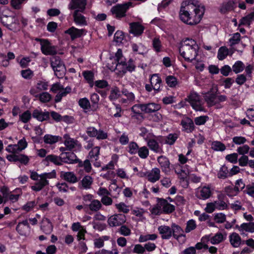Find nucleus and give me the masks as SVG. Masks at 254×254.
<instances>
[{
	"instance_id": "nucleus-1",
	"label": "nucleus",
	"mask_w": 254,
	"mask_h": 254,
	"mask_svg": "<svg viewBox=\"0 0 254 254\" xmlns=\"http://www.w3.org/2000/svg\"><path fill=\"white\" fill-rule=\"evenodd\" d=\"M198 50L199 46L195 40L187 38L181 43L179 52L185 61L191 62L195 59Z\"/></svg>"
},
{
	"instance_id": "nucleus-2",
	"label": "nucleus",
	"mask_w": 254,
	"mask_h": 254,
	"mask_svg": "<svg viewBox=\"0 0 254 254\" xmlns=\"http://www.w3.org/2000/svg\"><path fill=\"white\" fill-rule=\"evenodd\" d=\"M204 14L203 10H198L196 15L193 13L181 11L179 12V16L181 20L188 25H193L198 23Z\"/></svg>"
},
{
	"instance_id": "nucleus-3",
	"label": "nucleus",
	"mask_w": 254,
	"mask_h": 254,
	"mask_svg": "<svg viewBox=\"0 0 254 254\" xmlns=\"http://www.w3.org/2000/svg\"><path fill=\"white\" fill-rule=\"evenodd\" d=\"M4 10L9 12V10L6 7H0V19L2 24L10 30L17 29L18 24V20L13 16H8L4 13Z\"/></svg>"
},
{
	"instance_id": "nucleus-4",
	"label": "nucleus",
	"mask_w": 254,
	"mask_h": 254,
	"mask_svg": "<svg viewBox=\"0 0 254 254\" xmlns=\"http://www.w3.org/2000/svg\"><path fill=\"white\" fill-rule=\"evenodd\" d=\"M202 9L204 11V6L199 5L198 1L195 0H187L182 3L180 11L193 13L196 15L198 10Z\"/></svg>"
},
{
	"instance_id": "nucleus-5",
	"label": "nucleus",
	"mask_w": 254,
	"mask_h": 254,
	"mask_svg": "<svg viewBox=\"0 0 254 254\" xmlns=\"http://www.w3.org/2000/svg\"><path fill=\"white\" fill-rule=\"evenodd\" d=\"M51 65L57 77L61 78L64 77L65 73V67L59 57L55 56L51 59Z\"/></svg>"
},
{
	"instance_id": "nucleus-6",
	"label": "nucleus",
	"mask_w": 254,
	"mask_h": 254,
	"mask_svg": "<svg viewBox=\"0 0 254 254\" xmlns=\"http://www.w3.org/2000/svg\"><path fill=\"white\" fill-rule=\"evenodd\" d=\"M131 4V2H128L123 4H117L113 6L111 11L116 18H120L126 16V13Z\"/></svg>"
},
{
	"instance_id": "nucleus-7",
	"label": "nucleus",
	"mask_w": 254,
	"mask_h": 254,
	"mask_svg": "<svg viewBox=\"0 0 254 254\" xmlns=\"http://www.w3.org/2000/svg\"><path fill=\"white\" fill-rule=\"evenodd\" d=\"M217 91L218 88L216 87H213L209 91L204 94V99L208 106H213L217 104L216 100Z\"/></svg>"
},
{
	"instance_id": "nucleus-8",
	"label": "nucleus",
	"mask_w": 254,
	"mask_h": 254,
	"mask_svg": "<svg viewBox=\"0 0 254 254\" xmlns=\"http://www.w3.org/2000/svg\"><path fill=\"white\" fill-rule=\"evenodd\" d=\"M192 106V108L197 111H201L203 110V108L202 106L200 100L199 96L194 92H192L186 99Z\"/></svg>"
},
{
	"instance_id": "nucleus-9",
	"label": "nucleus",
	"mask_w": 254,
	"mask_h": 254,
	"mask_svg": "<svg viewBox=\"0 0 254 254\" xmlns=\"http://www.w3.org/2000/svg\"><path fill=\"white\" fill-rule=\"evenodd\" d=\"M86 133L91 137H96L97 139H105L108 137V134L101 129L97 130L93 127H88Z\"/></svg>"
},
{
	"instance_id": "nucleus-10",
	"label": "nucleus",
	"mask_w": 254,
	"mask_h": 254,
	"mask_svg": "<svg viewBox=\"0 0 254 254\" xmlns=\"http://www.w3.org/2000/svg\"><path fill=\"white\" fill-rule=\"evenodd\" d=\"M41 42V50L46 55H54L57 54V48L52 46L47 40H40Z\"/></svg>"
},
{
	"instance_id": "nucleus-11",
	"label": "nucleus",
	"mask_w": 254,
	"mask_h": 254,
	"mask_svg": "<svg viewBox=\"0 0 254 254\" xmlns=\"http://www.w3.org/2000/svg\"><path fill=\"white\" fill-rule=\"evenodd\" d=\"M126 221L125 215L117 214L111 216L108 220V224L111 227H116L122 225Z\"/></svg>"
},
{
	"instance_id": "nucleus-12",
	"label": "nucleus",
	"mask_w": 254,
	"mask_h": 254,
	"mask_svg": "<svg viewBox=\"0 0 254 254\" xmlns=\"http://www.w3.org/2000/svg\"><path fill=\"white\" fill-rule=\"evenodd\" d=\"M27 146V143L25 138L19 140L17 144L9 145L6 148V150L9 152L18 153L24 149Z\"/></svg>"
},
{
	"instance_id": "nucleus-13",
	"label": "nucleus",
	"mask_w": 254,
	"mask_h": 254,
	"mask_svg": "<svg viewBox=\"0 0 254 254\" xmlns=\"http://www.w3.org/2000/svg\"><path fill=\"white\" fill-rule=\"evenodd\" d=\"M31 227L27 219L19 222L16 227V231L21 236H26L30 232Z\"/></svg>"
},
{
	"instance_id": "nucleus-14",
	"label": "nucleus",
	"mask_w": 254,
	"mask_h": 254,
	"mask_svg": "<svg viewBox=\"0 0 254 254\" xmlns=\"http://www.w3.org/2000/svg\"><path fill=\"white\" fill-rule=\"evenodd\" d=\"M86 5V0H71L68 5V8L83 12L85 8Z\"/></svg>"
},
{
	"instance_id": "nucleus-15",
	"label": "nucleus",
	"mask_w": 254,
	"mask_h": 254,
	"mask_svg": "<svg viewBox=\"0 0 254 254\" xmlns=\"http://www.w3.org/2000/svg\"><path fill=\"white\" fill-rule=\"evenodd\" d=\"M62 162L68 164H73L77 163L79 160L77 158L76 155L72 152H62L61 154Z\"/></svg>"
},
{
	"instance_id": "nucleus-16",
	"label": "nucleus",
	"mask_w": 254,
	"mask_h": 254,
	"mask_svg": "<svg viewBox=\"0 0 254 254\" xmlns=\"http://www.w3.org/2000/svg\"><path fill=\"white\" fill-rule=\"evenodd\" d=\"M230 205L228 203L226 197L223 194L218 195V200L213 202L208 203L206 206H228Z\"/></svg>"
},
{
	"instance_id": "nucleus-17",
	"label": "nucleus",
	"mask_w": 254,
	"mask_h": 254,
	"mask_svg": "<svg viewBox=\"0 0 254 254\" xmlns=\"http://www.w3.org/2000/svg\"><path fill=\"white\" fill-rule=\"evenodd\" d=\"M171 228L172 236L176 240L182 237H186L183 229L179 225L173 223L171 225Z\"/></svg>"
},
{
	"instance_id": "nucleus-18",
	"label": "nucleus",
	"mask_w": 254,
	"mask_h": 254,
	"mask_svg": "<svg viewBox=\"0 0 254 254\" xmlns=\"http://www.w3.org/2000/svg\"><path fill=\"white\" fill-rule=\"evenodd\" d=\"M150 211L153 214L160 215L161 214H170L174 212L175 207H151Z\"/></svg>"
},
{
	"instance_id": "nucleus-19",
	"label": "nucleus",
	"mask_w": 254,
	"mask_h": 254,
	"mask_svg": "<svg viewBox=\"0 0 254 254\" xmlns=\"http://www.w3.org/2000/svg\"><path fill=\"white\" fill-rule=\"evenodd\" d=\"M157 161L161 166L162 171L166 174L168 173L170 170L169 159L164 156H160L158 157Z\"/></svg>"
},
{
	"instance_id": "nucleus-20",
	"label": "nucleus",
	"mask_w": 254,
	"mask_h": 254,
	"mask_svg": "<svg viewBox=\"0 0 254 254\" xmlns=\"http://www.w3.org/2000/svg\"><path fill=\"white\" fill-rule=\"evenodd\" d=\"M61 177L66 182L74 184L78 182V179L76 175L72 172H65L64 171L61 173Z\"/></svg>"
},
{
	"instance_id": "nucleus-21",
	"label": "nucleus",
	"mask_w": 254,
	"mask_h": 254,
	"mask_svg": "<svg viewBox=\"0 0 254 254\" xmlns=\"http://www.w3.org/2000/svg\"><path fill=\"white\" fill-rule=\"evenodd\" d=\"M43 162L46 165H48L50 162L53 163L56 165H62L61 155L60 156L53 154L48 155L43 160Z\"/></svg>"
},
{
	"instance_id": "nucleus-22",
	"label": "nucleus",
	"mask_w": 254,
	"mask_h": 254,
	"mask_svg": "<svg viewBox=\"0 0 254 254\" xmlns=\"http://www.w3.org/2000/svg\"><path fill=\"white\" fill-rule=\"evenodd\" d=\"M158 231L162 235L163 239H169L172 236V228L166 225H161L158 227Z\"/></svg>"
},
{
	"instance_id": "nucleus-23",
	"label": "nucleus",
	"mask_w": 254,
	"mask_h": 254,
	"mask_svg": "<svg viewBox=\"0 0 254 254\" xmlns=\"http://www.w3.org/2000/svg\"><path fill=\"white\" fill-rule=\"evenodd\" d=\"M150 81L153 89L157 92L159 91L162 80L158 74H153L150 79Z\"/></svg>"
},
{
	"instance_id": "nucleus-24",
	"label": "nucleus",
	"mask_w": 254,
	"mask_h": 254,
	"mask_svg": "<svg viewBox=\"0 0 254 254\" xmlns=\"http://www.w3.org/2000/svg\"><path fill=\"white\" fill-rule=\"evenodd\" d=\"M229 239L231 245L234 248H238L241 245L242 239L239 235L236 232L230 234Z\"/></svg>"
},
{
	"instance_id": "nucleus-25",
	"label": "nucleus",
	"mask_w": 254,
	"mask_h": 254,
	"mask_svg": "<svg viewBox=\"0 0 254 254\" xmlns=\"http://www.w3.org/2000/svg\"><path fill=\"white\" fill-rule=\"evenodd\" d=\"M84 31L83 29H78L74 27H71L66 30L65 33L69 34L70 36L71 39L73 40L80 37L83 34Z\"/></svg>"
},
{
	"instance_id": "nucleus-26",
	"label": "nucleus",
	"mask_w": 254,
	"mask_h": 254,
	"mask_svg": "<svg viewBox=\"0 0 254 254\" xmlns=\"http://www.w3.org/2000/svg\"><path fill=\"white\" fill-rule=\"evenodd\" d=\"M53 226L48 218L43 220L41 225V230L42 232L46 235H48L51 233L53 231Z\"/></svg>"
},
{
	"instance_id": "nucleus-27",
	"label": "nucleus",
	"mask_w": 254,
	"mask_h": 254,
	"mask_svg": "<svg viewBox=\"0 0 254 254\" xmlns=\"http://www.w3.org/2000/svg\"><path fill=\"white\" fill-rule=\"evenodd\" d=\"M181 125L187 132H191L194 129L193 121L189 118L182 120Z\"/></svg>"
},
{
	"instance_id": "nucleus-28",
	"label": "nucleus",
	"mask_w": 254,
	"mask_h": 254,
	"mask_svg": "<svg viewBox=\"0 0 254 254\" xmlns=\"http://www.w3.org/2000/svg\"><path fill=\"white\" fill-rule=\"evenodd\" d=\"M130 32L135 36L141 35L144 30V27L138 22L130 23Z\"/></svg>"
},
{
	"instance_id": "nucleus-29",
	"label": "nucleus",
	"mask_w": 254,
	"mask_h": 254,
	"mask_svg": "<svg viewBox=\"0 0 254 254\" xmlns=\"http://www.w3.org/2000/svg\"><path fill=\"white\" fill-rule=\"evenodd\" d=\"M211 193V191L209 187H203L198 189L196 195L198 197L205 199L210 197Z\"/></svg>"
},
{
	"instance_id": "nucleus-30",
	"label": "nucleus",
	"mask_w": 254,
	"mask_h": 254,
	"mask_svg": "<svg viewBox=\"0 0 254 254\" xmlns=\"http://www.w3.org/2000/svg\"><path fill=\"white\" fill-rule=\"evenodd\" d=\"M32 116L33 118L37 119L39 121L42 122L49 119L50 114L49 112H42L35 110L33 111Z\"/></svg>"
},
{
	"instance_id": "nucleus-31",
	"label": "nucleus",
	"mask_w": 254,
	"mask_h": 254,
	"mask_svg": "<svg viewBox=\"0 0 254 254\" xmlns=\"http://www.w3.org/2000/svg\"><path fill=\"white\" fill-rule=\"evenodd\" d=\"M143 112L146 113H151L158 111L161 107L159 104L155 103L143 104L141 106Z\"/></svg>"
},
{
	"instance_id": "nucleus-32",
	"label": "nucleus",
	"mask_w": 254,
	"mask_h": 254,
	"mask_svg": "<svg viewBox=\"0 0 254 254\" xmlns=\"http://www.w3.org/2000/svg\"><path fill=\"white\" fill-rule=\"evenodd\" d=\"M83 199L86 205H88V203L90 202L89 204V206H101L100 201L93 199V195L91 194H89L84 195Z\"/></svg>"
},
{
	"instance_id": "nucleus-33",
	"label": "nucleus",
	"mask_w": 254,
	"mask_h": 254,
	"mask_svg": "<svg viewBox=\"0 0 254 254\" xmlns=\"http://www.w3.org/2000/svg\"><path fill=\"white\" fill-rule=\"evenodd\" d=\"M79 10H75L73 14L74 21L78 25H86L87 24L85 17L81 14Z\"/></svg>"
},
{
	"instance_id": "nucleus-34",
	"label": "nucleus",
	"mask_w": 254,
	"mask_h": 254,
	"mask_svg": "<svg viewBox=\"0 0 254 254\" xmlns=\"http://www.w3.org/2000/svg\"><path fill=\"white\" fill-rule=\"evenodd\" d=\"M236 7V3L233 0H230L222 4L220 10L221 13H225L227 11L233 10Z\"/></svg>"
},
{
	"instance_id": "nucleus-35",
	"label": "nucleus",
	"mask_w": 254,
	"mask_h": 254,
	"mask_svg": "<svg viewBox=\"0 0 254 254\" xmlns=\"http://www.w3.org/2000/svg\"><path fill=\"white\" fill-rule=\"evenodd\" d=\"M145 140L147 141V145L149 148L156 153H159L162 152L161 147L159 146L158 142L154 139L146 138Z\"/></svg>"
},
{
	"instance_id": "nucleus-36",
	"label": "nucleus",
	"mask_w": 254,
	"mask_h": 254,
	"mask_svg": "<svg viewBox=\"0 0 254 254\" xmlns=\"http://www.w3.org/2000/svg\"><path fill=\"white\" fill-rule=\"evenodd\" d=\"M160 170L157 168L153 169L147 175L148 180L152 183H154L160 179Z\"/></svg>"
},
{
	"instance_id": "nucleus-37",
	"label": "nucleus",
	"mask_w": 254,
	"mask_h": 254,
	"mask_svg": "<svg viewBox=\"0 0 254 254\" xmlns=\"http://www.w3.org/2000/svg\"><path fill=\"white\" fill-rule=\"evenodd\" d=\"M39 178L40 179L38 180V181L35 183V185L31 187L32 189L34 190L39 191L49 184L47 180L44 179L41 177H39Z\"/></svg>"
},
{
	"instance_id": "nucleus-38",
	"label": "nucleus",
	"mask_w": 254,
	"mask_h": 254,
	"mask_svg": "<svg viewBox=\"0 0 254 254\" xmlns=\"http://www.w3.org/2000/svg\"><path fill=\"white\" fill-rule=\"evenodd\" d=\"M253 20H254V11L243 17L240 20L239 25H243L249 26Z\"/></svg>"
},
{
	"instance_id": "nucleus-39",
	"label": "nucleus",
	"mask_w": 254,
	"mask_h": 254,
	"mask_svg": "<svg viewBox=\"0 0 254 254\" xmlns=\"http://www.w3.org/2000/svg\"><path fill=\"white\" fill-rule=\"evenodd\" d=\"M240 232L245 231L250 233L254 232V223H242L240 228H239Z\"/></svg>"
},
{
	"instance_id": "nucleus-40",
	"label": "nucleus",
	"mask_w": 254,
	"mask_h": 254,
	"mask_svg": "<svg viewBox=\"0 0 254 254\" xmlns=\"http://www.w3.org/2000/svg\"><path fill=\"white\" fill-rule=\"evenodd\" d=\"M77 163H78V166L79 167L83 168L84 170L86 173H89L91 172L92 170V167L90 161L89 159H86L84 161L78 160L77 161Z\"/></svg>"
},
{
	"instance_id": "nucleus-41",
	"label": "nucleus",
	"mask_w": 254,
	"mask_h": 254,
	"mask_svg": "<svg viewBox=\"0 0 254 254\" xmlns=\"http://www.w3.org/2000/svg\"><path fill=\"white\" fill-rule=\"evenodd\" d=\"M178 138V135L177 133H170L163 139L166 144L172 145L174 144Z\"/></svg>"
},
{
	"instance_id": "nucleus-42",
	"label": "nucleus",
	"mask_w": 254,
	"mask_h": 254,
	"mask_svg": "<svg viewBox=\"0 0 254 254\" xmlns=\"http://www.w3.org/2000/svg\"><path fill=\"white\" fill-rule=\"evenodd\" d=\"M123 67L120 68L123 71L126 72L127 70L131 72L134 70L135 66L133 63V61L130 59L127 63L126 62V64H121Z\"/></svg>"
},
{
	"instance_id": "nucleus-43",
	"label": "nucleus",
	"mask_w": 254,
	"mask_h": 254,
	"mask_svg": "<svg viewBox=\"0 0 254 254\" xmlns=\"http://www.w3.org/2000/svg\"><path fill=\"white\" fill-rule=\"evenodd\" d=\"M82 75L91 87L93 86L94 73L91 71L86 70L82 73Z\"/></svg>"
},
{
	"instance_id": "nucleus-44",
	"label": "nucleus",
	"mask_w": 254,
	"mask_h": 254,
	"mask_svg": "<svg viewBox=\"0 0 254 254\" xmlns=\"http://www.w3.org/2000/svg\"><path fill=\"white\" fill-rule=\"evenodd\" d=\"M225 239L221 233H217L210 238V243L213 245H217L222 242Z\"/></svg>"
},
{
	"instance_id": "nucleus-45",
	"label": "nucleus",
	"mask_w": 254,
	"mask_h": 254,
	"mask_svg": "<svg viewBox=\"0 0 254 254\" xmlns=\"http://www.w3.org/2000/svg\"><path fill=\"white\" fill-rule=\"evenodd\" d=\"M116 58V67H120L121 64H126L125 58L123 56L122 51L121 49H119L115 55Z\"/></svg>"
},
{
	"instance_id": "nucleus-46",
	"label": "nucleus",
	"mask_w": 254,
	"mask_h": 254,
	"mask_svg": "<svg viewBox=\"0 0 254 254\" xmlns=\"http://www.w3.org/2000/svg\"><path fill=\"white\" fill-rule=\"evenodd\" d=\"M93 183V178L90 176H85L81 181L82 187L86 189H90Z\"/></svg>"
},
{
	"instance_id": "nucleus-47",
	"label": "nucleus",
	"mask_w": 254,
	"mask_h": 254,
	"mask_svg": "<svg viewBox=\"0 0 254 254\" xmlns=\"http://www.w3.org/2000/svg\"><path fill=\"white\" fill-rule=\"evenodd\" d=\"M100 148L99 146H96L92 148L89 152L88 156L90 159H94L95 161H97L100 154Z\"/></svg>"
},
{
	"instance_id": "nucleus-48",
	"label": "nucleus",
	"mask_w": 254,
	"mask_h": 254,
	"mask_svg": "<svg viewBox=\"0 0 254 254\" xmlns=\"http://www.w3.org/2000/svg\"><path fill=\"white\" fill-rule=\"evenodd\" d=\"M217 175L219 179H226L228 176H229V172L228 168L225 165L222 166L218 173Z\"/></svg>"
},
{
	"instance_id": "nucleus-49",
	"label": "nucleus",
	"mask_w": 254,
	"mask_h": 254,
	"mask_svg": "<svg viewBox=\"0 0 254 254\" xmlns=\"http://www.w3.org/2000/svg\"><path fill=\"white\" fill-rule=\"evenodd\" d=\"M132 48L134 52L137 53L139 54H143L146 52V50L145 47L141 44L138 45L133 44L132 45Z\"/></svg>"
},
{
	"instance_id": "nucleus-50",
	"label": "nucleus",
	"mask_w": 254,
	"mask_h": 254,
	"mask_svg": "<svg viewBox=\"0 0 254 254\" xmlns=\"http://www.w3.org/2000/svg\"><path fill=\"white\" fill-rule=\"evenodd\" d=\"M228 55V49L226 47H221L219 48L217 58L219 60H223L226 58Z\"/></svg>"
},
{
	"instance_id": "nucleus-51",
	"label": "nucleus",
	"mask_w": 254,
	"mask_h": 254,
	"mask_svg": "<svg viewBox=\"0 0 254 254\" xmlns=\"http://www.w3.org/2000/svg\"><path fill=\"white\" fill-rule=\"evenodd\" d=\"M241 35L239 33L234 34L232 37L229 39V45L231 47L238 44L240 41Z\"/></svg>"
},
{
	"instance_id": "nucleus-52",
	"label": "nucleus",
	"mask_w": 254,
	"mask_h": 254,
	"mask_svg": "<svg viewBox=\"0 0 254 254\" xmlns=\"http://www.w3.org/2000/svg\"><path fill=\"white\" fill-rule=\"evenodd\" d=\"M212 149L216 151H223L225 150V145L220 141H214L212 143Z\"/></svg>"
},
{
	"instance_id": "nucleus-53",
	"label": "nucleus",
	"mask_w": 254,
	"mask_h": 254,
	"mask_svg": "<svg viewBox=\"0 0 254 254\" xmlns=\"http://www.w3.org/2000/svg\"><path fill=\"white\" fill-rule=\"evenodd\" d=\"M44 140L46 143L53 144L59 140V136L47 134L44 136Z\"/></svg>"
},
{
	"instance_id": "nucleus-54",
	"label": "nucleus",
	"mask_w": 254,
	"mask_h": 254,
	"mask_svg": "<svg viewBox=\"0 0 254 254\" xmlns=\"http://www.w3.org/2000/svg\"><path fill=\"white\" fill-rule=\"evenodd\" d=\"M245 65L241 61H237L232 66L233 70L236 73L242 71Z\"/></svg>"
},
{
	"instance_id": "nucleus-55",
	"label": "nucleus",
	"mask_w": 254,
	"mask_h": 254,
	"mask_svg": "<svg viewBox=\"0 0 254 254\" xmlns=\"http://www.w3.org/2000/svg\"><path fill=\"white\" fill-rule=\"evenodd\" d=\"M172 199L169 197L167 199L159 198L157 205L159 206H174V204L169 203V201L172 202Z\"/></svg>"
},
{
	"instance_id": "nucleus-56",
	"label": "nucleus",
	"mask_w": 254,
	"mask_h": 254,
	"mask_svg": "<svg viewBox=\"0 0 254 254\" xmlns=\"http://www.w3.org/2000/svg\"><path fill=\"white\" fill-rule=\"evenodd\" d=\"M157 238V236L155 234L140 235L139 238V242L142 243L148 240H155Z\"/></svg>"
},
{
	"instance_id": "nucleus-57",
	"label": "nucleus",
	"mask_w": 254,
	"mask_h": 254,
	"mask_svg": "<svg viewBox=\"0 0 254 254\" xmlns=\"http://www.w3.org/2000/svg\"><path fill=\"white\" fill-rule=\"evenodd\" d=\"M138 156L142 159L146 158L149 155V150L146 146L138 148L137 150Z\"/></svg>"
},
{
	"instance_id": "nucleus-58",
	"label": "nucleus",
	"mask_w": 254,
	"mask_h": 254,
	"mask_svg": "<svg viewBox=\"0 0 254 254\" xmlns=\"http://www.w3.org/2000/svg\"><path fill=\"white\" fill-rule=\"evenodd\" d=\"M19 195V194H14L10 192L6 196V197L4 198V204H6L8 201L12 203L17 201L18 200Z\"/></svg>"
},
{
	"instance_id": "nucleus-59",
	"label": "nucleus",
	"mask_w": 254,
	"mask_h": 254,
	"mask_svg": "<svg viewBox=\"0 0 254 254\" xmlns=\"http://www.w3.org/2000/svg\"><path fill=\"white\" fill-rule=\"evenodd\" d=\"M196 227V225L195 223V221L193 219L190 220L187 223V226L185 229V232L186 233H189L192 230L195 229Z\"/></svg>"
},
{
	"instance_id": "nucleus-60",
	"label": "nucleus",
	"mask_w": 254,
	"mask_h": 254,
	"mask_svg": "<svg viewBox=\"0 0 254 254\" xmlns=\"http://www.w3.org/2000/svg\"><path fill=\"white\" fill-rule=\"evenodd\" d=\"M120 96V91L117 87L113 88L111 90L110 95L109 96L111 100H114L119 98Z\"/></svg>"
},
{
	"instance_id": "nucleus-61",
	"label": "nucleus",
	"mask_w": 254,
	"mask_h": 254,
	"mask_svg": "<svg viewBox=\"0 0 254 254\" xmlns=\"http://www.w3.org/2000/svg\"><path fill=\"white\" fill-rule=\"evenodd\" d=\"M20 120L24 123H27L31 118V114L28 110L24 112L19 116Z\"/></svg>"
},
{
	"instance_id": "nucleus-62",
	"label": "nucleus",
	"mask_w": 254,
	"mask_h": 254,
	"mask_svg": "<svg viewBox=\"0 0 254 254\" xmlns=\"http://www.w3.org/2000/svg\"><path fill=\"white\" fill-rule=\"evenodd\" d=\"M166 82L168 85L171 87H174L176 86L177 84V78L173 76H168L166 78Z\"/></svg>"
},
{
	"instance_id": "nucleus-63",
	"label": "nucleus",
	"mask_w": 254,
	"mask_h": 254,
	"mask_svg": "<svg viewBox=\"0 0 254 254\" xmlns=\"http://www.w3.org/2000/svg\"><path fill=\"white\" fill-rule=\"evenodd\" d=\"M39 98L41 102L46 103L49 102L51 98V95L48 92H43L39 95Z\"/></svg>"
},
{
	"instance_id": "nucleus-64",
	"label": "nucleus",
	"mask_w": 254,
	"mask_h": 254,
	"mask_svg": "<svg viewBox=\"0 0 254 254\" xmlns=\"http://www.w3.org/2000/svg\"><path fill=\"white\" fill-rule=\"evenodd\" d=\"M244 193H246L250 196L254 197V183H251L246 186V189L244 190Z\"/></svg>"
}]
</instances>
